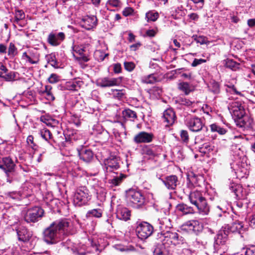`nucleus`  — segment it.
<instances>
[{"label":"nucleus","instance_id":"1","mask_svg":"<svg viewBox=\"0 0 255 255\" xmlns=\"http://www.w3.org/2000/svg\"><path fill=\"white\" fill-rule=\"evenodd\" d=\"M70 224L67 219L53 222L44 230V241L48 244H56L62 239V236L67 235L70 233Z\"/></svg>","mask_w":255,"mask_h":255},{"label":"nucleus","instance_id":"2","mask_svg":"<svg viewBox=\"0 0 255 255\" xmlns=\"http://www.w3.org/2000/svg\"><path fill=\"white\" fill-rule=\"evenodd\" d=\"M228 109L237 126L244 128L251 127L253 121L246 115L244 104L242 101L237 100L232 102Z\"/></svg>","mask_w":255,"mask_h":255},{"label":"nucleus","instance_id":"3","mask_svg":"<svg viewBox=\"0 0 255 255\" xmlns=\"http://www.w3.org/2000/svg\"><path fill=\"white\" fill-rule=\"evenodd\" d=\"M189 199L190 203L197 207L200 214L207 215L209 214L210 206L202 192L198 190L191 191L189 195Z\"/></svg>","mask_w":255,"mask_h":255},{"label":"nucleus","instance_id":"4","mask_svg":"<svg viewBox=\"0 0 255 255\" xmlns=\"http://www.w3.org/2000/svg\"><path fill=\"white\" fill-rule=\"evenodd\" d=\"M44 211L40 207H34L27 210L23 213V218L27 223H35L43 217Z\"/></svg>","mask_w":255,"mask_h":255},{"label":"nucleus","instance_id":"5","mask_svg":"<svg viewBox=\"0 0 255 255\" xmlns=\"http://www.w3.org/2000/svg\"><path fill=\"white\" fill-rule=\"evenodd\" d=\"M91 195L88 189L85 186L78 187L74 194L73 201L78 206L87 204L91 200Z\"/></svg>","mask_w":255,"mask_h":255},{"label":"nucleus","instance_id":"6","mask_svg":"<svg viewBox=\"0 0 255 255\" xmlns=\"http://www.w3.org/2000/svg\"><path fill=\"white\" fill-rule=\"evenodd\" d=\"M15 166L14 163L9 157H3L1 162L0 161V168L4 171L6 176V181L9 183L13 181L15 176Z\"/></svg>","mask_w":255,"mask_h":255},{"label":"nucleus","instance_id":"7","mask_svg":"<svg viewBox=\"0 0 255 255\" xmlns=\"http://www.w3.org/2000/svg\"><path fill=\"white\" fill-rule=\"evenodd\" d=\"M127 200L137 208H140L145 205V199L142 193L134 189H130L126 192Z\"/></svg>","mask_w":255,"mask_h":255},{"label":"nucleus","instance_id":"8","mask_svg":"<svg viewBox=\"0 0 255 255\" xmlns=\"http://www.w3.org/2000/svg\"><path fill=\"white\" fill-rule=\"evenodd\" d=\"M162 243L166 246L173 244L177 246L183 244L184 242V238L180 236L177 233L172 232H166L164 234V237L161 238Z\"/></svg>","mask_w":255,"mask_h":255},{"label":"nucleus","instance_id":"9","mask_svg":"<svg viewBox=\"0 0 255 255\" xmlns=\"http://www.w3.org/2000/svg\"><path fill=\"white\" fill-rule=\"evenodd\" d=\"M153 231V227L147 222L140 223L136 229L138 237L141 240L147 239L151 235Z\"/></svg>","mask_w":255,"mask_h":255},{"label":"nucleus","instance_id":"10","mask_svg":"<svg viewBox=\"0 0 255 255\" xmlns=\"http://www.w3.org/2000/svg\"><path fill=\"white\" fill-rule=\"evenodd\" d=\"M122 79L121 77L112 78L109 77L101 78L97 80V85L102 88L119 86L122 83Z\"/></svg>","mask_w":255,"mask_h":255},{"label":"nucleus","instance_id":"11","mask_svg":"<svg viewBox=\"0 0 255 255\" xmlns=\"http://www.w3.org/2000/svg\"><path fill=\"white\" fill-rule=\"evenodd\" d=\"M183 231L197 234L202 230V225L197 220H190L184 223L181 226Z\"/></svg>","mask_w":255,"mask_h":255},{"label":"nucleus","instance_id":"12","mask_svg":"<svg viewBox=\"0 0 255 255\" xmlns=\"http://www.w3.org/2000/svg\"><path fill=\"white\" fill-rule=\"evenodd\" d=\"M185 124L188 128L193 132L199 131L204 126L202 120L195 117L187 118Z\"/></svg>","mask_w":255,"mask_h":255},{"label":"nucleus","instance_id":"13","mask_svg":"<svg viewBox=\"0 0 255 255\" xmlns=\"http://www.w3.org/2000/svg\"><path fill=\"white\" fill-rule=\"evenodd\" d=\"M229 233V231L226 230V228L219 231L215 239L214 247L216 249L219 250L226 244L228 239Z\"/></svg>","mask_w":255,"mask_h":255},{"label":"nucleus","instance_id":"14","mask_svg":"<svg viewBox=\"0 0 255 255\" xmlns=\"http://www.w3.org/2000/svg\"><path fill=\"white\" fill-rule=\"evenodd\" d=\"M153 137L152 133L140 131L134 135L133 140L137 144L149 143L152 141Z\"/></svg>","mask_w":255,"mask_h":255},{"label":"nucleus","instance_id":"15","mask_svg":"<svg viewBox=\"0 0 255 255\" xmlns=\"http://www.w3.org/2000/svg\"><path fill=\"white\" fill-rule=\"evenodd\" d=\"M65 38L64 33L62 32L55 33L51 32L48 36L47 42L53 46L59 45Z\"/></svg>","mask_w":255,"mask_h":255},{"label":"nucleus","instance_id":"16","mask_svg":"<svg viewBox=\"0 0 255 255\" xmlns=\"http://www.w3.org/2000/svg\"><path fill=\"white\" fill-rule=\"evenodd\" d=\"M160 180L169 190L175 189L177 186L179 184L177 176L174 175L167 176L164 178L160 179Z\"/></svg>","mask_w":255,"mask_h":255},{"label":"nucleus","instance_id":"17","mask_svg":"<svg viewBox=\"0 0 255 255\" xmlns=\"http://www.w3.org/2000/svg\"><path fill=\"white\" fill-rule=\"evenodd\" d=\"M89 46V44L87 46L81 45L80 46H74L73 50L78 54H79V59L82 60L84 62H87L89 60L88 58L89 49L87 48Z\"/></svg>","mask_w":255,"mask_h":255},{"label":"nucleus","instance_id":"18","mask_svg":"<svg viewBox=\"0 0 255 255\" xmlns=\"http://www.w3.org/2000/svg\"><path fill=\"white\" fill-rule=\"evenodd\" d=\"M172 226V225L169 219L165 218L159 220V228L160 230V238L161 239L164 237L165 232H170L169 230L171 229Z\"/></svg>","mask_w":255,"mask_h":255},{"label":"nucleus","instance_id":"19","mask_svg":"<svg viewBox=\"0 0 255 255\" xmlns=\"http://www.w3.org/2000/svg\"><path fill=\"white\" fill-rule=\"evenodd\" d=\"M16 232L18 240L24 243L28 242L32 236L31 232L24 227L19 228Z\"/></svg>","mask_w":255,"mask_h":255},{"label":"nucleus","instance_id":"20","mask_svg":"<svg viewBox=\"0 0 255 255\" xmlns=\"http://www.w3.org/2000/svg\"><path fill=\"white\" fill-rule=\"evenodd\" d=\"M176 116L174 112L172 109L165 110L162 116V120L166 123V126L172 125L175 120Z\"/></svg>","mask_w":255,"mask_h":255},{"label":"nucleus","instance_id":"21","mask_svg":"<svg viewBox=\"0 0 255 255\" xmlns=\"http://www.w3.org/2000/svg\"><path fill=\"white\" fill-rule=\"evenodd\" d=\"M61 244L64 249H67L73 253L74 255H85L86 254V252L84 251L74 248L70 240H67L66 242H62Z\"/></svg>","mask_w":255,"mask_h":255},{"label":"nucleus","instance_id":"22","mask_svg":"<svg viewBox=\"0 0 255 255\" xmlns=\"http://www.w3.org/2000/svg\"><path fill=\"white\" fill-rule=\"evenodd\" d=\"M97 19L95 16H87L83 19L82 26L87 30H90L97 25Z\"/></svg>","mask_w":255,"mask_h":255},{"label":"nucleus","instance_id":"23","mask_svg":"<svg viewBox=\"0 0 255 255\" xmlns=\"http://www.w3.org/2000/svg\"><path fill=\"white\" fill-rule=\"evenodd\" d=\"M80 158L83 161L88 163L93 159L94 153L90 149L83 148L79 151Z\"/></svg>","mask_w":255,"mask_h":255},{"label":"nucleus","instance_id":"24","mask_svg":"<svg viewBox=\"0 0 255 255\" xmlns=\"http://www.w3.org/2000/svg\"><path fill=\"white\" fill-rule=\"evenodd\" d=\"M178 89L184 93L185 95H188L191 92L195 90V87L186 82H180L178 84Z\"/></svg>","mask_w":255,"mask_h":255},{"label":"nucleus","instance_id":"25","mask_svg":"<svg viewBox=\"0 0 255 255\" xmlns=\"http://www.w3.org/2000/svg\"><path fill=\"white\" fill-rule=\"evenodd\" d=\"M52 87L50 85H45L43 90H39L38 93L41 96H45L46 99L49 101H53L55 97L52 92Z\"/></svg>","mask_w":255,"mask_h":255},{"label":"nucleus","instance_id":"26","mask_svg":"<svg viewBox=\"0 0 255 255\" xmlns=\"http://www.w3.org/2000/svg\"><path fill=\"white\" fill-rule=\"evenodd\" d=\"M107 170L112 171L113 170L117 169L119 167L118 160L116 157H110L105 161Z\"/></svg>","mask_w":255,"mask_h":255},{"label":"nucleus","instance_id":"27","mask_svg":"<svg viewBox=\"0 0 255 255\" xmlns=\"http://www.w3.org/2000/svg\"><path fill=\"white\" fill-rule=\"evenodd\" d=\"M176 210L178 212H180L183 215L193 214L194 213L193 208L184 203L178 204L176 207Z\"/></svg>","mask_w":255,"mask_h":255},{"label":"nucleus","instance_id":"28","mask_svg":"<svg viewBox=\"0 0 255 255\" xmlns=\"http://www.w3.org/2000/svg\"><path fill=\"white\" fill-rule=\"evenodd\" d=\"M130 212L126 208H119L117 212V217L122 220L127 221L129 219Z\"/></svg>","mask_w":255,"mask_h":255},{"label":"nucleus","instance_id":"29","mask_svg":"<svg viewBox=\"0 0 255 255\" xmlns=\"http://www.w3.org/2000/svg\"><path fill=\"white\" fill-rule=\"evenodd\" d=\"M227 230L232 233H237L241 234L245 230L244 225L241 222H235L233 223L231 226L227 229Z\"/></svg>","mask_w":255,"mask_h":255},{"label":"nucleus","instance_id":"30","mask_svg":"<svg viewBox=\"0 0 255 255\" xmlns=\"http://www.w3.org/2000/svg\"><path fill=\"white\" fill-rule=\"evenodd\" d=\"M122 115L123 118L127 120L134 121L137 119L136 112L129 109H125L122 112Z\"/></svg>","mask_w":255,"mask_h":255},{"label":"nucleus","instance_id":"31","mask_svg":"<svg viewBox=\"0 0 255 255\" xmlns=\"http://www.w3.org/2000/svg\"><path fill=\"white\" fill-rule=\"evenodd\" d=\"M103 211L101 209H93L89 210L86 214V217L87 219H90L92 217L100 218L102 216Z\"/></svg>","mask_w":255,"mask_h":255},{"label":"nucleus","instance_id":"32","mask_svg":"<svg viewBox=\"0 0 255 255\" xmlns=\"http://www.w3.org/2000/svg\"><path fill=\"white\" fill-rule=\"evenodd\" d=\"M230 189L234 193L237 198L240 199L243 197L242 194V188L240 185L233 183L230 186Z\"/></svg>","mask_w":255,"mask_h":255},{"label":"nucleus","instance_id":"33","mask_svg":"<svg viewBox=\"0 0 255 255\" xmlns=\"http://www.w3.org/2000/svg\"><path fill=\"white\" fill-rule=\"evenodd\" d=\"M126 177L125 175L121 174L119 176H116L108 180V183L111 184V187L119 186L123 181V179Z\"/></svg>","mask_w":255,"mask_h":255},{"label":"nucleus","instance_id":"34","mask_svg":"<svg viewBox=\"0 0 255 255\" xmlns=\"http://www.w3.org/2000/svg\"><path fill=\"white\" fill-rule=\"evenodd\" d=\"M166 246L163 243L156 246L153 252V255H168L165 249Z\"/></svg>","mask_w":255,"mask_h":255},{"label":"nucleus","instance_id":"35","mask_svg":"<svg viewBox=\"0 0 255 255\" xmlns=\"http://www.w3.org/2000/svg\"><path fill=\"white\" fill-rule=\"evenodd\" d=\"M40 134L43 139L48 141V143H49L50 145H52V143L50 140L52 139L53 136L52 134L49 129L43 128L40 130Z\"/></svg>","mask_w":255,"mask_h":255},{"label":"nucleus","instance_id":"36","mask_svg":"<svg viewBox=\"0 0 255 255\" xmlns=\"http://www.w3.org/2000/svg\"><path fill=\"white\" fill-rule=\"evenodd\" d=\"M45 58L47 63H49L52 67L57 68L59 67L58 63L56 60L55 55L52 54L47 55Z\"/></svg>","mask_w":255,"mask_h":255},{"label":"nucleus","instance_id":"37","mask_svg":"<svg viewBox=\"0 0 255 255\" xmlns=\"http://www.w3.org/2000/svg\"><path fill=\"white\" fill-rule=\"evenodd\" d=\"M157 81L156 77L154 74H150L141 78V81L145 84H153Z\"/></svg>","mask_w":255,"mask_h":255},{"label":"nucleus","instance_id":"38","mask_svg":"<svg viewBox=\"0 0 255 255\" xmlns=\"http://www.w3.org/2000/svg\"><path fill=\"white\" fill-rule=\"evenodd\" d=\"M18 73L16 72L10 71L8 73L3 75V77L1 78L4 79L6 81H14L17 79V75Z\"/></svg>","mask_w":255,"mask_h":255},{"label":"nucleus","instance_id":"39","mask_svg":"<svg viewBox=\"0 0 255 255\" xmlns=\"http://www.w3.org/2000/svg\"><path fill=\"white\" fill-rule=\"evenodd\" d=\"M225 65L227 68L234 71H236L239 68V64L230 59H227L226 60Z\"/></svg>","mask_w":255,"mask_h":255},{"label":"nucleus","instance_id":"40","mask_svg":"<svg viewBox=\"0 0 255 255\" xmlns=\"http://www.w3.org/2000/svg\"><path fill=\"white\" fill-rule=\"evenodd\" d=\"M209 89L214 94L217 95L220 92V85L216 81L211 82L209 86Z\"/></svg>","mask_w":255,"mask_h":255},{"label":"nucleus","instance_id":"41","mask_svg":"<svg viewBox=\"0 0 255 255\" xmlns=\"http://www.w3.org/2000/svg\"><path fill=\"white\" fill-rule=\"evenodd\" d=\"M211 130L213 132H217L220 134H224L226 133L227 130L216 124H213L210 125Z\"/></svg>","mask_w":255,"mask_h":255},{"label":"nucleus","instance_id":"42","mask_svg":"<svg viewBox=\"0 0 255 255\" xmlns=\"http://www.w3.org/2000/svg\"><path fill=\"white\" fill-rule=\"evenodd\" d=\"M25 18V14L22 10H16L15 12L14 22L19 24V22Z\"/></svg>","mask_w":255,"mask_h":255},{"label":"nucleus","instance_id":"43","mask_svg":"<svg viewBox=\"0 0 255 255\" xmlns=\"http://www.w3.org/2000/svg\"><path fill=\"white\" fill-rule=\"evenodd\" d=\"M111 95L118 99H122L125 95L124 90L112 89Z\"/></svg>","mask_w":255,"mask_h":255},{"label":"nucleus","instance_id":"44","mask_svg":"<svg viewBox=\"0 0 255 255\" xmlns=\"http://www.w3.org/2000/svg\"><path fill=\"white\" fill-rule=\"evenodd\" d=\"M159 17V14L158 12H153L152 11H148L146 13L145 18L147 19V21H156Z\"/></svg>","mask_w":255,"mask_h":255},{"label":"nucleus","instance_id":"45","mask_svg":"<svg viewBox=\"0 0 255 255\" xmlns=\"http://www.w3.org/2000/svg\"><path fill=\"white\" fill-rule=\"evenodd\" d=\"M79 82H69L66 84L67 89L68 90L77 91L80 88Z\"/></svg>","mask_w":255,"mask_h":255},{"label":"nucleus","instance_id":"46","mask_svg":"<svg viewBox=\"0 0 255 255\" xmlns=\"http://www.w3.org/2000/svg\"><path fill=\"white\" fill-rule=\"evenodd\" d=\"M180 136L182 142L186 144L189 142V136L187 130H181L180 131Z\"/></svg>","mask_w":255,"mask_h":255},{"label":"nucleus","instance_id":"47","mask_svg":"<svg viewBox=\"0 0 255 255\" xmlns=\"http://www.w3.org/2000/svg\"><path fill=\"white\" fill-rule=\"evenodd\" d=\"M8 55L11 57H14L17 54V48L14 44L10 43L8 48Z\"/></svg>","mask_w":255,"mask_h":255},{"label":"nucleus","instance_id":"48","mask_svg":"<svg viewBox=\"0 0 255 255\" xmlns=\"http://www.w3.org/2000/svg\"><path fill=\"white\" fill-rule=\"evenodd\" d=\"M91 246L96 252H101L104 248V246L101 245L100 244L99 241L96 240H92L91 242Z\"/></svg>","mask_w":255,"mask_h":255},{"label":"nucleus","instance_id":"49","mask_svg":"<svg viewBox=\"0 0 255 255\" xmlns=\"http://www.w3.org/2000/svg\"><path fill=\"white\" fill-rule=\"evenodd\" d=\"M192 38L197 43H200V44H204L206 43L207 38L204 36H198L197 35H193Z\"/></svg>","mask_w":255,"mask_h":255},{"label":"nucleus","instance_id":"50","mask_svg":"<svg viewBox=\"0 0 255 255\" xmlns=\"http://www.w3.org/2000/svg\"><path fill=\"white\" fill-rule=\"evenodd\" d=\"M106 4L108 6H111L117 8L122 6V3L119 0H108Z\"/></svg>","mask_w":255,"mask_h":255},{"label":"nucleus","instance_id":"51","mask_svg":"<svg viewBox=\"0 0 255 255\" xmlns=\"http://www.w3.org/2000/svg\"><path fill=\"white\" fill-rule=\"evenodd\" d=\"M142 152L143 154L150 156H154L155 155V153L153 150L147 146H145L142 149Z\"/></svg>","mask_w":255,"mask_h":255},{"label":"nucleus","instance_id":"52","mask_svg":"<svg viewBox=\"0 0 255 255\" xmlns=\"http://www.w3.org/2000/svg\"><path fill=\"white\" fill-rule=\"evenodd\" d=\"M22 58L23 59H26L27 61L29 62L31 64H37L38 62V59L35 58V60H33L31 58V57L27 55L26 52H24L22 54Z\"/></svg>","mask_w":255,"mask_h":255},{"label":"nucleus","instance_id":"53","mask_svg":"<svg viewBox=\"0 0 255 255\" xmlns=\"http://www.w3.org/2000/svg\"><path fill=\"white\" fill-rule=\"evenodd\" d=\"M6 198L13 200H18L20 198V195L16 192H9L6 194Z\"/></svg>","mask_w":255,"mask_h":255},{"label":"nucleus","instance_id":"54","mask_svg":"<svg viewBox=\"0 0 255 255\" xmlns=\"http://www.w3.org/2000/svg\"><path fill=\"white\" fill-rule=\"evenodd\" d=\"M124 67L126 70L131 72L135 68V64L132 62H125L124 63Z\"/></svg>","mask_w":255,"mask_h":255},{"label":"nucleus","instance_id":"55","mask_svg":"<svg viewBox=\"0 0 255 255\" xmlns=\"http://www.w3.org/2000/svg\"><path fill=\"white\" fill-rule=\"evenodd\" d=\"M59 76L56 74H51L48 79V81L50 83L54 84L59 81Z\"/></svg>","mask_w":255,"mask_h":255},{"label":"nucleus","instance_id":"56","mask_svg":"<svg viewBox=\"0 0 255 255\" xmlns=\"http://www.w3.org/2000/svg\"><path fill=\"white\" fill-rule=\"evenodd\" d=\"M179 103L181 105H185L186 106H190L193 104V102L189 99L183 98H181L179 99Z\"/></svg>","mask_w":255,"mask_h":255},{"label":"nucleus","instance_id":"57","mask_svg":"<svg viewBox=\"0 0 255 255\" xmlns=\"http://www.w3.org/2000/svg\"><path fill=\"white\" fill-rule=\"evenodd\" d=\"M245 255H255V246H252L247 248Z\"/></svg>","mask_w":255,"mask_h":255},{"label":"nucleus","instance_id":"58","mask_svg":"<svg viewBox=\"0 0 255 255\" xmlns=\"http://www.w3.org/2000/svg\"><path fill=\"white\" fill-rule=\"evenodd\" d=\"M133 12V9L131 7H127L123 11V14L125 16L131 15Z\"/></svg>","mask_w":255,"mask_h":255},{"label":"nucleus","instance_id":"59","mask_svg":"<svg viewBox=\"0 0 255 255\" xmlns=\"http://www.w3.org/2000/svg\"><path fill=\"white\" fill-rule=\"evenodd\" d=\"M206 60L203 59H195L191 64L192 66L196 67L202 63H205Z\"/></svg>","mask_w":255,"mask_h":255},{"label":"nucleus","instance_id":"60","mask_svg":"<svg viewBox=\"0 0 255 255\" xmlns=\"http://www.w3.org/2000/svg\"><path fill=\"white\" fill-rule=\"evenodd\" d=\"M212 149L211 146L208 143H204L202 145V147H200L201 152L206 153L207 151H209Z\"/></svg>","mask_w":255,"mask_h":255},{"label":"nucleus","instance_id":"61","mask_svg":"<svg viewBox=\"0 0 255 255\" xmlns=\"http://www.w3.org/2000/svg\"><path fill=\"white\" fill-rule=\"evenodd\" d=\"M8 71L6 67L1 63H0V77H3V75Z\"/></svg>","mask_w":255,"mask_h":255},{"label":"nucleus","instance_id":"62","mask_svg":"<svg viewBox=\"0 0 255 255\" xmlns=\"http://www.w3.org/2000/svg\"><path fill=\"white\" fill-rule=\"evenodd\" d=\"M5 252V254L4 255H17L13 248H8Z\"/></svg>","mask_w":255,"mask_h":255},{"label":"nucleus","instance_id":"63","mask_svg":"<svg viewBox=\"0 0 255 255\" xmlns=\"http://www.w3.org/2000/svg\"><path fill=\"white\" fill-rule=\"evenodd\" d=\"M122 68L120 63H116L114 66V72L115 73H120L121 72Z\"/></svg>","mask_w":255,"mask_h":255},{"label":"nucleus","instance_id":"64","mask_svg":"<svg viewBox=\"0 0 255 255\" xmlns=\"http://www.w3.org/2000/svg\"><path fill=\"white\" fill-rule=\"evenodd\" d=\"M192 73L190 72H189L188 73H182L181 75V76L182 78H183L185 79H188V80H190L192 79Z\"/></svg>","mask_w":255,"mask_h":255}]
</instances>
